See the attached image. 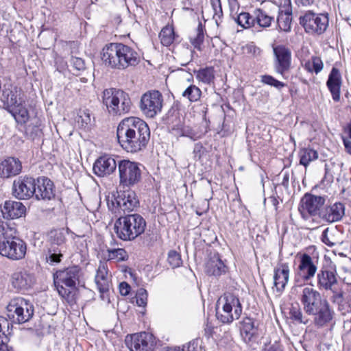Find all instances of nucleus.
Wrapping results in <instances>:
<instances>
[{
    "label": "nucleus",
    "instance_id": "f257e3e1",
    "mask_svg": "<svg viewBox=\"0 0 351 351\" xmlns=\"http://www.w3.org/2000/svg\"><path fill=\"white\" fill-rule=\"evenodd\" d=\"M117 136L119 143L124 150L130 153H136L147 147L150 139V130L143 120L130 117L119 123Z\"/></svg>",
    "mask_w": 351,
    "mask_h": 351
},
{
    "label": "nucleus",
    "instance_id": "f03ea898",
    "mask_svg": "<svg viewBox=\"0 0 351 351\" xmlns=\"http://www.w3.org/2000/svg\"><path fill=\"white\" fill-rule=\"evenodd\" d=\"M300 299L304 312L313 316L316 325L323 326L332 319V315L328 302L322 298L320 293L316 289L310 287H303Z\"/></svg>",
    "mask_w": 351,
    "mask_h": 351
},
{
    "label": "nucleus",
    "instance_id": "7ed1b4c3",
    "mask_svg": "<svg viewBox=\"0 0 351 351\" xmlns=\"http://www.w3.org/2000/svg\"><path fill=\"white\" fill-rule=\"evenodd\" d=\"M82 271L80 267H69L53 274L54 285L59 295L69 303L75 302L76 286L80 285Z\"/></svg>",
    "mask_w": 351,
    "mask_h": 351
},
{
    "label": "nucleus",
    "instance_id": "20e7f679",
    "mask_svg": "<svg viewBox=\"0 0 351 351\" xmlns=\"http://www.w3.org/2000/svg\"><path fill=\"white\" fill-rule=\"evenodd\" d=\"M145 227V220L138 214L120 217L114 224V230L117 237L126 241H133L142 234Z\"/></svg>",
    "mask_w": 351,
    "mask_h": 351
},
{
    "label": "nucleus",
    "instance_id": "39448f33",
    "mask_svg": "<svg viewBox=\"0 0 351 351\" xmlns=\"http://www.w3.org/2000/svg\"><path fill=\"white\" fill-rule=\"evenodd\" d=\"M243 311V306L237 295L226 292L217 302L216 316L223 324H230L239 319Z\"/></svg>",
    "mask_w": 351,
    "mask_h": 351
},
{
    "label": "nucleus",
    "instance_id": "423d86ee",
    "mask_svg": "<svg viewBox=\"0 0 351 351\" xmlns=\"http://www.w3.org/2000/svg\"><path fill=\"white\" fill-rule=\"evenodd\" d=\"M102 103L111 115L121 116L128 113L132 107L129 95L120 89L107 88L102 93Z\"/></svg>",
    "mask_w": 351,
    "mask_h": 351
},
{
    "label": "nucleus",
    "instance_id": "0eeeda50",
    "mask_svg": "<svg viewBox=\"0 0 351 351\" xmlns=\"http://www.w3.org/2000/svg\"><path fill=\"white\" fill-rule=\"evenodd\" d=\"M34 306L23 298L12 299L6 306V315L12 323L28 322L34 315Z\"/></svg>",
    "mask_w": 351,
    "mask_h": 351
},
{
    "label": "nucleus",
    "instance_id": "6e6552de",
    "mask_svg": "<svg viewBox=\"0 0 351 351\" xmlns=\"http://www.w3.org/2000/svg\"><path fill=\"white\" fill-rule=\"evenodd\" d=\"M8 232L0 239V254L10 260L18 261L23 258L27 246L25 241Z\"/></svg>",
    "mask_w": 351,
    "mask_h": 351
},
{
    "label": "nucleus",
    "instance_id": "1a4fd4ad",
    "mask_svg": "<svg viewBox=\"0 0 351 351\" xmlns=\"http://www.w3.org/2000/svg\"><path fill=\"white\" fill-rule=\"evenodd\" d=\"M141 165L129 160H118L119 185L123 188H130L141 180Z\"/></svg>",
    "mask_w": 351,
    "mask_h": 351
},
{
    "label": "nucleus",
    "instance_id": "9d476101",
    "mask_svg": "<svg viewBox=\"0 0 351 351\" xmlns=\"http://www.w3.org/2000/svg\"><path fill=\"white\" fill-rule=\"evenodd\" d=\"M325 203L323 197L306 193L301 199L298 210L302 217L308 220L311 217H320V213Z\"/></svg>",
    "mask_w": 351,
    "mask_h": 351
},
{
    "label": "nucleus",
    "instance_id": "9b49d317",
    "mask_svg": "<svg viewBox=\"0 0 351 351\" xmlns=\"http://www.w3.org/2000/svg\"><path fill=\"white\" fill-rule=\"evenodd\" d=\"M300 23L307 33L320 35L326 30L328 26V14H316L308 11L304 16L300 17Z\"/></svg>",
    "mask_w": 351,
    "mask_h": 351
},
{
    "label": "nucleus",
    "instance_id": "f8f14e48",
    "mask_svg": "<svg viewBox=\"0 0 351 351\" xmlns=\"http://www.w3.org/2000/svg\"><path fill=\"white\" fill-rule=\"evenodd\" d=\"M162 102V95L158 90H149L142 95L140 108L147 117L154 118L161 112Z\"/></svg>",
    "mask_w": 351,
    "mask_h": 351
},
{
    "label": "nucleus",
    "instance_id": "ddd939ff",
    "mask_svg": "<svg viewBox=\"0 0 351 351\" xmlns=\"http://www.w3.org/2000/svg\"><path fill=\"white\" fill-rule=\"evenodd\" d=\"M125 343L130 351H153L156 341L153 335L143 332L128 335Z\"/></svg>",
    "mask_w": 351,
    "mask_h": 351
},
{
    "label": "nucleus",
    "instance_id": "4468645a",
    "mask_svg": "<svg viewBox=\"0 0 351 351\" xmlns=\"http://www.w3.org/2000/svg\"><path fill=\"white\" fill-rule=\"evenodd\" d=\"M36 180L30 177H20L15 180L12 185V193L20 199H27L35 193Z\"/></svg>",
    "mask_w": 351,
    "mask_h": 351
},
{
    "label": "nucleus",
    "instance_id": "2eb2a0df",
    "mask_svg": "<svg viewBox=\"0 0 351 351\" xmlns=\"http://www.w3.org/2000/svg\"><path fill=\"white\" fill-rule=\"evenodd\" d=\"M123 43H112L106 45L102 49L101 60L105 65L115 69H119L120 51Z\"/></svg>",
    "mask_w": 351,
    "mask_h": 351
},
{
    "label": "nucleus",
    "instance_id": "dca6fc26",
    "mask_svg": "<svg viewBox=\"0 0 351 351\" xmlns=\"http://www.w3.org/2000/svg\"><path fill=\"white\" fill-rule=\"evenodd\" d=\"M276 57L275 69L277 73L283 75L291 66V52L283 45H278L273 49Z\"/></svg>",
    "mask_w": 351,
    "mask_h": 351
},
{
    "label": "nucleus",
    "instance_id": "f3484780",
    "mask_svg": "<svg viewBox=\"0 0 351 351\" xmlns=\"http://www.w3.org/2000/svg\"><path fill=\"white\" fill-rule=\"evenodd\" d=\"M34 195L37 199L49 201L54 198L55 190L53 182L45 177H40L36 181Z\"/></svg>",
    "mask_w": 351,
    "mask_h": 351
},
{
    "label": "nucleus",
    "instance_id": "a211bd4d",
    "mask_svg": "<svg viewBox=\"0 0 351 351\" xmlns=\"http://www.w3.org/2000/svg\"><path fill=\"white\" fill-rule=\"evenodd\" d=\"M118 168V161L114 158L104 155L99 157L93 165L94 173L99 177L110 175Z\"/></svg>",
    "mask_w": 351,
    "mask_h": 351
},
{
    "label": "nucleus",
    "instance_id": "6ab92c4d",
    "mask_svg": "<svg viewBox=\"0 0 351 351\" xmlns=\"http://www.w3.org/2000/svg\"><path fill=\"white\" fill-rule=\"evenodd\" d=\"M317 285L319 289L333 290L338 284L337 272L335 269L323 267L318 272Z\"/></svg>",
    "mask_w": 351,
    "mask_h": 351
},
{
    "label": "nucleus",
    "instance_id": "aec40b11",
    "mask_svg": "<svg viewBox=\"0 0 351 351\" xmlns=\"http://www.w3.org/2000/svg\"><path fill=\"white\" fill-rule=\"evenodd\" d=\"M289 267L287 263H278L274 270V286L276 291L281 293L289 279Z\"/></svg>",
    "mask_w": 351,
    "mask_h": 351
},
{
    "label": "nucleus",
    "instance_id": "412c9836",
    "mask_svg": "<svg viewBox=\"0 0 351 351\" xmlns=\"http://www.w3.org/2000/svg\"><path fill=\"white\" fill-rule=\"evenodd\" d=\"M344 215V205L342 203L337 202L330 206H324L319 219L328 223H334L340 221Z\"/></svg>",
    "mask_w": 351,
    "mask_h": 351
},
{
    "label": "nucleus",
    "instance_id": "4be33fe9",
    "mask_svg": "<svg viewBox=\"0 0 351 351\" xmlns=\"http://www.w3.org/2000/svg\"><path fill=\"white\" fill-rule=\"evenodd\" d=\"M121 47L119 70L125 69L129 66H134L140 62V56L133 48L124 44Z\"/></svg>",
    "mask_w": 351,
    "mask_h": 351
},
{
    "label": "nucleus",
    "instance_id": "5701e85b",
    "mask_svg": "<svg viewBox=\"0 0 351 351\" xmlns=\"http://www.w3.org/2000/svg\"><path fill=\"white\" fill-rule=\"evenodd\" d=\"M22 169L21 161L14 157H9L0 163V178H8L19 174Z\"/></svg>",
    "mask_w": 351,
    "mask_h": 351
},
{
    "label": "nucleus",
    "instance_id": "b1692460",
    "mask_svg": "<svg viewBox=\"0 0 351 351\" xmlns=\"http://www.w3.org/2000/svg\"><path fill=\"white\" fill-rule=\"evenodd\" d=\"M298 269L299 275L304 280L307 281L315 276L317 268L311 256L307 254H303L300 256Z\"/></svg>",
    "mask_w": 351,
    "mask_h": 351
},
{
    "label": "nucleus",
    "instance_id": "393cba45",
    "mask_svg": "<svg viewBox=\"0 0 351 351\" xmlns=\"http://www.w3.org/2000/svg\"><path fill=\"white\" fill-rule=\"evenodd\" d=\"M95 281L100 293H104L109 291L111 285V275L108 274L106 263L100 262Z\"/></svg>",
    "mask_w": 351,
    "mask_h": 351
},
{
    "label": "nucleus",
    "instance_id": "a878e982",
    "mask_svg": "<svg viewBox=\"0 0 351 351\" xmlns=\"http://www.w3.org/2000/svg\"><path fill=\"white\" fill-rule=\"evenodd\" d=\"M342 83L341 75L338 69L332 67L326 82L332 99L335 101L340 99V88Z\"/></svg>",
    "mask_w": 351,
    "mask_h": 351
},
{
    "label": "nucleus",
    "instance_id": "bb28decb",
    "mask_svg": "<svg viewBox=\"0 0 351 351\" xmlns=\"http://www.w3.org/2000/svg\"><path fill=\"white\" fill-rule=\"evenodd\" d=\"M34 282L32 274L26 271L15 272L11 277L12 285L17 291H25L30 288Z\"/></svg>",
    "mask_w": 351,
    "mask_h": 351
},
{
    "label": "nucleus",
    "instance_id": "cd10ccee",
    "mask_svg": "<svg viewBox=\"0 0 351 351\" xmlns=\"http://www.w3.org/2000/svg\"><path fill=\"white\" fill-rule=\"evenodd\" d=\"M119 199L118 204H119L120 209L123 212L132 211L138 204L136 193L132 190L120 191Z\"/></svg>",
    "mask_w": 351,
    "mask_h": 351
},
{
    "label": "nucleus",
    "instance_id": "c85d7f7f",
    "mask_svg": "<svg viewBox=\"0 0 351 351\" xmlns=\"http://www.w3.org/2000/svg\"><path fill=\"white\" fill-rule=\"evenodd\" d=\"M25 210V206L20 202L6 201L1 211L5 217L15 219L22 217Z\"/></svg>",
    "mask_w": 351,
    "mask_h": 351
},
{
    "label": "nucleus",
    "instance_id": "c756f323",
    "mask_svg": "<svg viewBox=\"0 0 351 351\" xmlns=\"http://www.w3.org/2000/svg\"><path fill=\"white\" fill-rule=\"evenodd\" d=\"M25 127L26 136L34 141L37 138H40L43 134L41 128V120L40 117L34 114L29 121Z\"/></svg>",
    "mask_w": 351,
    "mask_h": 351
},
{
    "label": "nucleus",
    "instance_id": "7c9ffc66",
    "mask_svg": "<svg viewBox=\"0 0 351 351\" xmlns=\"http://www.w3.org/2000/svg\"><path fill=\"white\" fill-rule=\"evenodd\" d=\"M206 272L209 276H219L226 272V266L218 255L211 257L206 265Z\"/></svg>",
    "mask_w": 351,
    "mask_h": 351
},
{
    "label": "nucleus",
    "instance_id": "2f4dec72",
    "mask_svg": "<svg viewBox=\"0 0 351 351\" xmlns=\"http://www.w3.org/2000/svg\"><path fill=\"white\" fill-rule=\"evenodd\" d=\"M21 90L16 87L5 88L3 91L2 100L12 109L21 102H23L21 97Z\"/></svg>",
    "mask_w": 351,
    "mask_h": 351
},
{
    "label": "nucleus",
    "instance_id": "473e14b6",
    "mask_svg": "<svg viewBox=\"0 0 351 351\" xmlns=\"http://www.w3.org/2000/svg\"><path fill=\"white\" fill-rule=\"evenodd\" d=\"M10 322L4 317L0 316V351H13L6 345L8 335L11 333Z\"/></svg>",
    "mask_w": 351,
    "mask_h": 351
},
{
    "label": "nucleus",
    "instance_id": "72a5a7b5",
    "mask_svg": "<svg viewBox=\"0 0 351 351\" xmlns=\"http://www.w3.org/2000/svg\"><path fill=\"white\" fill-rule=\"evenodd\" d=\"M254 15L255 25L257 24L260 27H269L274 22V16L263 9H256L254 11Z\"/></svg>",
    "mask_w": 351,
    "mask_h": 351
},
{
    "label": "nucleus",
    "instance_id": "f704fd0d",
    "mask_svg": "<svg viewBox=\"0 0 351 351\" xmlns=\"http://www.w3.org/2000/svg\"><path fill=\"white\" fill-rule=\"evenodd\" d=\"M241 335L243 341L249 343L252 339L254 334V322L252 319L245 317L241 322Z\"/></svg>",
    "mask_w": 351,
    "mask_h": 351
},
{
    "label": "nucleus",
    "instance_id": "c9c22d12",
    "mask_svg": "<svg viewBox=\"0 0 351 351\" xmlns=\"http://www.w3.org/2000/svg\"><path fill=\"white\" fill-rule=\"evenodd\" d=\"M291 10L287 8L285 10H280L277 17V23L281 31L289 32L291 28Z\"/></svg>",
    "mask_w": 351,
    "mask_h": 351
},
{
    "label": "nucleus",
    "instance_id": "e433bc0d",
    "mask_svg": "<svg viewBox=\"0 0 351 351\" xmlns=\"http://www.w3.org/2000/svg\"><path fill=\"white\" fill-rule=\"evenodd\" d=\"M10 112L16 121L21 124L27 123V121H29V119L34 116L29 114L23 102H21L14 107H12V108L10 109Z\"/></svg>",
    "mask_w": 351,
    "mask_h": 351
},
{
    "label": "nucleus",
    "instance_id": "4c0bfd02",
    "mask_svg": "<svg viewBox=\"0 0 351 351\" xmlns=\"http://www.w3.org/2000/svg\"><path fill=\"white\" fill-rule=\"evenodd\" d=\"M194 73L196 74V79L199 82L207 85H210L214 83L215 75L213 66H207L197 71L195 70Z\"/></svg>",
    "mask_w": 351,
    "mask_h": 351
},
{
    "label": "nucleus",
    "instance_id": "58836bf2",
    "mask_svg": "<svg viewBox=\"0 0 351 351\" xmlns=\"http://www.w3.org/2000/svg\"><path fill=\"white\" fill-rule=\"evenodd\" d=\"M67 229L66 231L63 229L52 231L51 232L50 241L51 247L62 248L66 250L65 243L66 241V234L68 233Z\"/></svg>",
    "mask_w": 351,
    "mask_h": 351
},
{
    "label": "nucleus",
    "instance_id": "ea45409f",
    "mask_svg": "<svg viewBox=\"0 0 351 351\" xmlns=\"http://www.w3.org/2000/svg\"><path fill=\"white\" fill-rule=\"evenodd\" d=\"M172 132L174 135L178 136H186L191 138L193 141H196L201 138L203 134L199 132H196L189 126H181L180 128H173Z\"/></svg>",
    "mask_w": 351,
    "mask_h": 351
},
{
    "label": "nucleus",
    "instance_id": "a19ab883",
    "mask_svg": "<svg viewBox=\"0 0 351 351\" xmlns=\"http://www.w3.org/2000/svg\"><path fill=\"white\" fill-rule=\"evenodd\" d=\"M300 164L306 167L309 163L318 158V153L310 148L302 149L299 152Z\"/></svg>",
    "mask_w": 351,
    "mask_h": 351
},
{
    "label": "nucleus",
    "instance_id": "79ce46f5",
    "mask_svg": "<svg viewBox=\"0 0 351 351\" xmlns=\"http://www.w3.org/2000/svg\"><path fill=\"white\" fill-rule=\"evenodd\" d=\"M182 96L191 103L196 102L201 98L202 90L197 86L191 84L182 93Z\"/></svg>",
    "mask_w": 351,
    "mask_h": 351
},
{
    "label": "nucleus",
    "instance_id": "37998d69",
    "mask_svg": "<svg viewBox=\"0 0 351 351\" xmlns=\"http://www.w3.org/2000/svg\"><path fill=\"white\" fill-rule=\"evenodd\" d=\"M304 67L308 72L318 74L322 71L324 64L321 58L312 56L311 59L305 62Z\"/></svg>",
    "mask_w": 351,
    "mask_h": 351
},
{
    "label": "nucleus",
    "instance_id": "c03bdc74",
    "mask_svg": "<svg viewBox=\"0 0 351 351\" xmlns=\"http://www.w3.org/2000/svg\"><path fill=\"white\" fill-rule=\"evenodd\" d=\"M332 293V295L330 297V300L333 303H336L339 305V309L341 311L345 310V311L350 312L351 311V298L348 300V306L346 308L344 307L343 303V291L341 290H339L336 288H333V290H330Z\"/></svg>",
    "mask_w": 351,
    "mask_h": 351
},
{
    "label": "nucleus",
    "instance_id": "a18cd8bd",
    "mask_svg": "<svg viewBox=\"0 0 351 351\" xmlns=\"http://www.w3.org/2000/svg\"><path fill=\"white\" fill-rule=\"evenodd\" d=\"M235 22L244 29L255 26L254 16H252L248 12H241L234 18Z\"/></svg>",
    "mask_w": 351,
    "mask_h": 351
},
{
    "label": "nucleus",
    "instance_id": "49530a36",
    "mask_svg": "<svg viewBox=\"0 0 351 351\" xmlns=\"http://www.w3.org/2000/svg\"><path fill=\"white\" fill-rule=\"evenodd\" d=\"M160 42L164 46L171 45L175 39L173 28L171 26H165L159 34Z\"/></svg>",
    "mask_w": 351,
    "mask_h": 351
},
{
    "label": "nucleus",
    "instance_id": "de8ad7c7",
    "mask_svg": "<svg viewBox=\"0 0 351 351\" xmlns=\"http://www.w3.org/2000/svg\"><path fill=\"white\" fill-rule=\"evenodd\" d=\"M76 122L78 126L84 130L90 128L92 125L91 115L87 109L80 110L78 112Z\"/></svg>",
    "mask_w": 351,
    "mask_h": 351
},
{
    "label": "nucleus",
    "instance_id": "09e8293b",
    "mask_svg": "<svg viewBox=\"0 0 351 351\" xmlns=\"http://www.w3.org/2000/svg\"><path fill=\"white\" fill-rule=\"evenodd\" d=\"M66 252L62 248L59 247H49L48 251L47 259L51 263H59L63 256V254Z\"/></svg>",
    "mask_w": 351,
    "mask_h": 351
},
{
    "label": "nucleus",
    "instance_id": "8fccbe9b",
    "mask_svg": "<svg viewBox=\"0 0 351 351\" xmlns=\"http://www.w3.org/2000/svg\"><path fill=\"white\" fill-rule=\"evenodd\" d=\"M108 257L109 260H116L117 261H124L127 257V252L123 248L108 250Z\"/></svg>",
    "mask_w": 351,
    "mask_h": 351
},
{
    "label": "nucleus",
    "instance_id": "3c124183",
    "mask_svg": "<svg viewBox=\"0 0 351 351\" xmlns=\"http://www.w3.org/2000/svg\"><path fill=\"white\" fill-rule=\"evenodd\" d=\"M289 313L291 318L295 322L304 324H306L308 322V319L303 316L301 309L298 306H292Z\"/></svg>",
    "mask_w": 351,
    "mask_h": 351
},
{
    "label": "nucleus",
    "instance_id": "603ef678",
    "mask_svg": "<svg viewBox=\"0 0 351 351\" xmlns=\"http://www.w3.org/2000/svg\"><path fill=\"white\" fill-rule=\"evenodd\" d=\"M167 261L173 268L178 267L182 263L180 254L175 250L169 252Z\"/></svg>",
    "mask_w": 351,
    "mask_h": 351
},
{
    "label": "nucleus",
    "instance_id": "864d4df0",
    "mask_svg": "<svg viewBox=\"0 0 351 351\" xmlns=\"http://www.w3.org/2000/svg\"><path fill=\"white\" fill-rule=\"evenodd\" d=\"M210 4L213 10V18L215 19L217 24H218V19H220L223 16V11L220 0H210Z\"/></svg>",
    "mask_w": 351,
    "mask_h": 351
},
{
    "label": "nucleus",
    "instance_id": "5fc2aeb1",
    "mask_svg": "<svg viewBox=\"0 0 351 351\" xmlns=\"http://www.w3.org/2000/svg\"><path fill=\"white\" fill-rule=\"evenodd\" d=\"M204 36L203 32V28L202 25L199 24L197 27V33L194 38H191V44L194 46L195 48L198 50L201 49V45L204 41Z\"/></svg>",
    "mask_w": 351,
    "mask_h": 351
},
{
    "label": "nucleus",
    "instance_id": "6e6d98bb",
    "mask_svg": "<svg viewBox=\"0 0 351 351\" xmlns=\"http://www.w3.org/2000/svg\"><path fill=\"white\" fill-rule=\"evenodd\" d=\"M120 192H117V195H112L107 198V204L110 210L113 213H117L120 209L119 204H118Z\"/></svg>",
    "mask_w": 351,
    "mask_h": 351
},
{
    "label": "nucleus",
    "instance_id": "4d7b16f0",
    "mask_svg": "<svg viewBox=\"0 0 351 351\" xmlns=\"http://www.w3.org/2000/svg\"><path fill=\"white\" fill-rule=\"evenodd\" d=\"M147 292L145 289L141 288L138 289L136 294V304L138 306L145 307L147 305Z\"/></svg>",
    "mask_w": 351,
    "mask_h": 351
},
{
    "label": "nucleus",
    "instance_id": "13d9d810",
    "mask_svg": "<svg viewBox=\"0 0 351 351\" xmlns=\"http://www.w3.org/2000/svg\"><path fill=\"white\" fill-rule=\"evenodd\" d=\"M328 231L329 229L328 228L323 231L321 237L322 241L330 247H332L339 244V242L335 238L334 236L328 235Z\"/></svg>",
    "mask_w": 351,
    "mask_h": 351
},
{
    "label": "nucleus",
    "instance_id": "bf43d9fd",
    "mask_svg": "<svg viewBox=\"0 0 351 351\" xmlns=\"http://www.w3.org/2000/svg\"><path fill=\"white\" fill-rule=\"evenodd\" d=\"M261 82L264 84L274 86L278 89L285 86V84L281 82L271 75H265L262 76Z\"/></svg>",
    "mask_w": 351,
    "mask_h": 351
},
{
    "label": "nucleus",
    "instance_id": "052dcab7",
    "mask_svg": "<svg viewBox=\"0 0 351 351\" xmlns=\"http://www.w3.org/2000/svg\"><path fill=\"white\" fill-rule=\"evenodd\" d=\"M70 62L71 66L77 71H82L85 69V63L82 58L72 56Z\"/></svg>",
    "mask_w": 351,
    "mask_h": 351
},
{
    "label": "nucleus",
    "instance_id": "680f3d73",
    "mask_svg": "<svg viewBox=\"0 0 351 351\" xmlns=\"http://www.w3.org/2000/svg\"><path fill=\"white\" fill-rule=\"evenodd\" d=\"M13 230L9 228L5 222L0 217V239H1L8 232H11Z\"/></svg>",
    "mask_w": 351,
    "mask_h": 351
},
{
    "label": "nucleus",
    "instance_id": "e2e57ef3",
    "mask_svg": "<svg viewBox=\"0 0 351 351\" xmlns=\"http://www.w3.org/2000/svg\"><path fill=\"white\" fill-rule=\"evenodd\" d=\"M119 288L120 293L124 296L129 294V293L130 291V289H131L129 284L125 282H121Z\"/></svg>",
    "mask_w": 351,
    "mask_h": 351
},
{
    "label": "nucleus",
    "instance_id": "0e129e2a",
    "mask_svg": "<svg viewBox=\"0 0 351 351\" xmlns=\"http://www.w3.org/2000/svg\"><path fill=\"white\" fill-rule=\"evenodd\" d=\"M203 149L204 147L201 143H196L195 144L194 148H193V154L194 157L195 158L199 159L202 157V153H203Z\"/></svg>",
    "mask_w": 351,
    "mask_h": 351
},
{
    "label": "nucleus",
    "instance_id": "69168bd1",
    "mask_svg": "<svg viewBox=\"0 0 351 351\" xmlns=\"http://www.w3.org/2000/svg\"><path fill=\"white\" fill-rule=\"evenodd\" d=\"M197 343L195 341H190L189 343L183 345L182 348H180L181 350L183 351H195Z\"/></svg>",
    "mask_w": 351,
    "mask_h": 351
},
{
    "label": "nucleus",
    "instance_id": "338daca9",
    "mask_svg": "<svg viewBox=\"0 0 351 351\" xmlns=\"http://www.w3.org/2000/svg\"><path fill=\"white\" fill-rule=\"evenodd\" d=\"M342 139L346 152L351 155V141L344 137Z\"/></svg>",
    "mask_w": 351,
    "mask_h": 351
},
{
    "label": "nucleus",
    "instance_id": "774afa93",
    "mask_svg": "<svg viewBox=\"0 0 351 351\" xmlns=\"http://www.w3.org/2000/svg\"><path fill=\"white\" fill-rule=\"evenodd\" d=\"M265 351H282V349L280 345L276 342L275 343L265 348Z\"/></svg>",
    "mask_w": 351,
    "mask_h": 351
}]
</instances>
